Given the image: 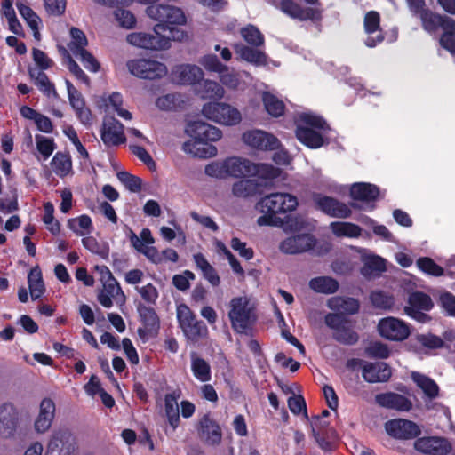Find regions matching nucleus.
Returning a JSON list of instances; mask_svg holds the SVG:
<instances>
[{
	"label": "nucleus",
	"mask_w": 455,
	"mask_h": 455,
	"mask_svg": "<svg viewBox=\"0 0 455 455\" xmlns=\"http://www.w3.org/2000/svg\"><path fill=\"white\" fill-rule=\"evenodd\" d=\"M186 132L194 139V141L186 142L185 150L199 158H208L217 155V148L209 142L217 141L221 138L222 132L219 128L201 120H196L188 123Z\"/></svg>",
	"instance_id": "f257e3e1"
},
{
	"label": "nucleus",
	"mask_w": 455,
	"mask_h": 455,
	"mask_svg": "<svg viewBox=\"0 0 455 455\" xmlns=\"http://www.w3.org/2000/svg\"><path fill=\"white\" fill-rule=\"evenodd\" d=\"M257 206L264 213L258 219V224L275 226L283 223L278 214L294 211L298 206V199L288 193H272L261 198Z\"/></svg>",
	"instance_id": "f03ea898"
},
{
	"label": "nucleus",
	"mask_w": 455,
	"mask_h": 455,
	"mask_svg": "<svg viewBox=\"0 0 455 455\" xmlns=\"http://www.w3.org/2000/svg\"><path fill=\"white\" fill-rule=\"evenodd\" d=\"M228 317L233 330L240 334H246L257 321L254 308L250 306L247 297H235L229 302Z\"/></svg>",
	"instance_id": "7ed1b4c3"
},
{
	"label": "nucleus",
	"mask_w": 455,
	"mask_h": 455,
	"mask_svg": "<svg viewBox=\"0 0 455 455\" xmlns=\"http://www.w3.org/2000/svg\"><path fill=\"white\" fill-rule=\"evenodd\" d=\"M176 315L179 326L188 339L197 342L208 335V328L204 322L198 320L188 305H178Z\"/></svg>",
	"instance_id": "20e7f679"
},
{
	"label": "nucleus",
	"mask_w": 455,
	"mask_h": 455,
	"mask_svg": "<svg viewBox=\"0 0 455 455\" xmlns=\"http://www.w3.org/2000/svg\"><path fill=\"white\" fill-rule=\"evenodd\" d=\"M158 0H140L141 3L150 4L146 9L147 15L157 20L158 24L164 26V32H167V28L174 25H183L186 23V17L180 8L166 5V4H154Z\"/></svg>",
	"instance_id": "39448f33"
},
{
	"label": "nucleus",
	"mask_w": 455,
	"mask_h": 455,
	"mask_svg": "<svg viewBox=\"0 0 455 455\" xmlns=\"http://www.w3.org/2000/svg\"><path fill=\"white\" fill-rule=\"evenodd\" d=\"M324 323L333 331L332 338L337 342L346 346H354L358 342L359 335L350 326V321L346 315L328 313L324 316Z\"/></svg>",
	"instance_id": "423d86ee"
},
{
	"label": "nucleus",
	"mask_w": 455,
	"mask_h": 455,
	"mask_svg": "<svg viewBox=\"0 0 455 455\" xmlns=\"http://www.w3.org/2000/svg\"><path fill=\"white\" fill-rule=\"evenodd\" d=\"M163 24H156L154 27V34L145 32H133L127 36V42L133 45L148 50H166L171 47L170 38L162 33L164 32Z\"/></svg>",
	"instance_id": "0eeeda50"
},
{
	"label": "nucleus",
	"mask_w": 455,
	"mask_h": 455,
	"mask_svg": "<svg viewBox=\"0 0 455 455\" xmlns=\"http://www.w3.org/2000/svg\"><path fill=\"white\" fill-rule=\"evenodd\" d=\"M405 314L419 323H427L431 317L426 313L433 309L435 304L431 297L421 291H414L409 293Z\"/></svg>",
	"instance_id": "6e6552de"
},
{
	"label": "nucleus",
	"mask_w": 455,
	"mask_h": 455,
	"mask_svg": "<svg viewBox=\"0 0 455 455\" xmlns=\"http://www.w3.org/2000/svg\"><path fill=\"white\" fill-rule=\"evenodd\" d=\"M202 113L207 119L224 125H235L242 119L237 108L223 102L206 103Z\"/></svg>",
	"instance_id": "1a4fd4ad"
},
{
	"label": "nucleus",
	"mask_w": 455,
	"mask_h": 455,
	"mask_svg": "<svg viewBox=\"0 0 455 455\" xmlns=\"http://www.w3.org/2000/svg\"><path fill=\"white\" fill-rule=\"evenodd\" d=\"M126 66L132 75L141 79H159L167 74V68L164 63L151 59L130 60Z\"/></svg>",
	"instance_id": "9d476101"
},
{
	"label": "nucleus",
	"mask_w": 455,
	"mask_h": 455,
	"mask_svg": "<svg viewBox=\"0 0 455 455\" xmlns=\"http://www.w3.org/2000/svg\"><path fill=\"white\" fill-rule=\"evenodd\" d=\"M76 449V438L72 433L68 429H60L52 434L45 455H73Z\"/></svg>",
	"instance_id": "9b49d317"
},
{
	"label": "nucleus",
	"mask_w": 455,
	"mask_h": 455,
	"mask_svg": "<svg viewBox=\"0 0 455 455\" xmlns=\"http://www.w3.org/2000/svg\"><path fill=\"white\" fill-rule=\"evenodd\" d=\"M378 330L381 337L393 341H403L411 334L410 325L395 317L381 319Z\"/></svg>",
	"instance_id": "f8f14e48"
},
{
	"label": "nucleus",
	"mask_w": 455,
	"mask_h": 455,
	"mask_svg": "<svg viewBox=\"0 0 455 455\" xmlns=\"http://www.w3.org/2000/svg\"><path fill=\"white\" fill-rule=\"evenodd\" d=\"M140 320L143 327L137 331L138 335L143 340L157 336L160 330V319L153 307L140 303L137 307Z\"/></svg>",
	"instance_id": "ddd939ff"
},
{
	"label": "nucleus",
	"mask_w": 455,
	"mask_h": 455,
	"mask_svg": "<svg viewBox=\"0 0 455 455\" xmlns=\"http://www.w3.org/2000/svg\"><path fill=\"white\" fill-rule=\"evenodd\" d=\"M312 199L318 210L331 217L345 219L350 217L352 213L350 208L345 203L334 197L320 193H313Z\"/></svg>",
	"instance_id": "4468645a"
},
{
	"label": "nucleus",
	"mask_w": 455,
	"mask_h": 455,
	"mask_svg": "<svg viewBox=\"0 0 455 455\" xmlns=\"http://www.w3.org/2000/svg\"><path fill=\"white\" fill-rule=\"evenodd\" d=\"M196 430L200 439L207 445L216 446L222 441V431L219 423L210 412L204 414L198 420Z\"/></svg>",
	"instance_id": "2eb2a0df"
},
{
	"label": "nucleus",
	"mask_w": 455,
	"mask_h": 455,
	"mask_svg": "<svg viewBox=\"0 0 455 455\" xmlns=\"http://www.w3.org/2000/svg\"><path fill=\"white\" fill-rule=\"evenodd\" d=\"M316 242L311 234H299L283 240L279 244V250L284 254H299L312 250Z\"/></svg>",
	"instance_id": "dca6fc26"
},
{
	"label": "nucleus",
	"mask_w": 455,
	"mask_h": 455,
	"mask_svg": "<svg viewBox=\"0 0 455 455\" xmlns=\"http://www.w3.org/2000/svg\"><path fill=\"white\" fill-rule=\"evenodd\" d=\"M385 429L390 436L401 440L414 439L421 433L416 423L404 419L388 420L385 424Z\"/></svg>",
	"instance_id": "f3484780"
},
{
	"label": "nucleus",
	"mask_w": 455,
	"mask_h": 455,
	"mask_svg": "<svg viewBox=\"0 0 455 455\" xmlns=\"http://www.w3.org/2000/svg\"><path fill=\"white\" fill-rule=\"evenodd\" d=\"M243 140L248 146L259 150H275L280 145L276 137L261 130L245 132Z\"/></svg>",
	"instance_id": "a211bd4d"
},
{
	"label": "nucleus",
	"mask_w": 455,
	"mask_h": 455,
	"mask_svg": "<svg viewBox=\"0 0 455 455\" xmlns=\"http://www.w3.org/2000/svg\"><path fill=\"white\" fill-rule=\"evenodd\" d=\"M422 28L428 33H435L438 28L453 30L455 20L446 15H441L429 9H425L419 14Z\"/></svg>",
	"instance_id": "6ab92c4d"
},
{
	"label": "nucleus",
	"mask_w": 455,
	"mask_h": 455,
	"mask_svg": "<svg viewBox=\"0 0 455 455\" xmlns=\"http://www.w3.org/2000/svg\"><path fill=\"white\" fill-rule=\"evenodd\" d=\"M414 448L422 453L429 455H447L451 450L449 441L443 437H421L414 443Z\"/></svg>",
	"instance_id": "aec40b11"
},
{
	"label": "nucleus",
	"mask_w": 455,
	"mask_h": 455,
	"mask_svg": "<svg viewBox=\"0 0 455 455\" xmlns=\"http://www.w3.org/2000/svg\"><path fill=\"white\" fill-rule=\"evenodd\" d=\"M363 28L369 35L365 40L366 46L372 48L384 41L385 36L380 28V15L378 12L370 11L365 14Z\"/></svg>",
	"instance_id": "412c9836"
},
{
	"label": "nucleus",
	"mask_w": 455,
	"mask_h": 455,
	"mask_svg": "<svg viewBox=\"0 0 455 455\" xmlns=\"http://www.w3.org/2000/svg\"><path fill=\"white\" fill-rule=\"evenodd\" d=\"M19 425V413L15 407L5 403L0 406V435L5 438L14 435Z\"/></svg>",
	"instance_id": "4be33fe9"
},
{
	"label": "nucleus",
	"mask_w": 455,
	"mask_h": 455,
	"mask_svg": "<svg viewBox=\"0 0 455 455\" xmlns=\"http://www.w3.org/2000/svg\"><path fill=\"white\" fill-rule=\"evenodd\" d=\"M172 76L179 84H195L203 79L204 73L196 65L181 64L173 68Z\"/></svg>",
	"instance_id": "5701e85b"
},
{
	"label": "nucleus",
	"mask_w": 455,
	"mask_h": 455,
	"mask_svg": "<svg viewBox=\"0 0 455 455\" xmlns=\"http://www.w3.org/2000/svg\"><path fill=\"white\" fill-rule=\"evenodd\" d=\"M375 401L383 408L399 411H409L412 408V403L410 399L394 392L378 394L375 396Z\"/></svg>",
	"instance_id": "b1692460"
},
{
	"label": "nucleus",
	"mask_w": 455,
	"mask_h": 455,
	"mask_svg": "<svg viewBox=\"0 0 455 455\" xmlns=\"http://www.w3.org/2000/svg\"><path fill=\"white\" fill-rule=\"evenodd\" d=\"M362 376L368 383L387 382L391 377L390 367L383 362L364 363Z\"/></svg>",
	"instance_id": "393cba45"
},
{
	"label": "nucleus",
	"mask_w": 455,
	"mask_h": 455,
	"mask_svg": "<svg viewBox=\"0 0 455 455\" xmlns=\"http://www.w3.org/2000/svg\"><path fill=\"white\" fill-rule=\"evenodd\" d=\"M55 403L51 398H44L41 401L39 414L34 424L37 433H44L51 427L55 416Z\"/></svg>",
	"instance_id": "a878e982"
},
{
	"label": "nucleus",
	"mask_w": 455,
	"mask_h": 455,
	"mask_svg": "<svg viewBox=\"0 0 455 455\" xmlns=\"http://www.w3.org/2000/svg\"><path fill=\"white\" fill-rule=\"evenodd\" d=\"M280 10L290 16L291 18L297 19L304 21L308 20H315L316 11L313 8H303L293 0H281L279 4Z\"/></svg>",
	"instance_id": "bb28decb"
},
{
	"label": "nucleus",
	"mask_w": 455,
	"mask_h": 455,
	"mask_svg": "<svg viewBox=\"0 0 455 455\" xmlns=\"http://www.w3.org/2000/svg\"><path fill=\"white\" fill-rule=\"evenodd\" d=\"M234 50L240 58L255 66H265L267 64V55L265 52L258 49L259 47H252L243 44L241 43L234 44Z\"/></svg>",
	"instance_id": "cd10ccee"
},
{
	"label": "nucleus",
	"mask_w": 455,
	"mask_h": 455,
	"mask_svg": "<svg viewBox=\"0 0 455 455\" xmlns=\"http://www.w3.org/2000/svg\"><path fill=\"white\" fill-rule=\"evenodd\" d=\"M379 196L378 186L371 183L358 182L352 185L350 188V196L354 200L363 202H373Z\"/></svg>",
	"instance_id": "c85d7f7f"
},
{
	"label": "nucleus",
	"mask_w": 455,
	"mask_h": 455,
	"mask_svg": "<svg viewBox=\"0 0 455 455\" xmlns=\"http://www.w3.org/2000/svg\"><path fill=\"white\" fill-rule=\"evenodd\" d=\"M68 100L71 107L80 119L88 121L91 117V112L85 108V102L82 94L75 88L69 80H66Z\"/></svg>",
	"instance_id": "c756f323"
},
{
	"label": "nucleus",
	"mask_w": 455,
	"mask_h": 455,
	"mask_svg": "<svg viewBox=\"0 0 455 455\" xmlns=\"http://www.w3.org/2000/svg\"><path fill=\"white\" fill-rule=\"evenodd\" d=\"M295 134L299 141L310 148H319L324 142L320 132L303 125H297Z\"/></svg>",
	"instance_id": "7c9ffc66"
},
{
	"label": "nucleus",
	"mask_w": 455,
	"mask_h": 455,
	"mask_svg": "<svg viewBox=\"0 0 455 455\" xmlns=\"http://www.w3.org/2000/svg\"><path fill=\"white\" fill-rule=\"evenodd\" d=\"M331 309L338 311L340 315H355L360 309L359 301L351 297H335L329 300Z\"/></svg>",
	"instance_id": "2f4dec72"
},
{
	"label": "nucleus",
	"mask_w": 455,
	"mask_h": 455,
	"mask_svg": "<svg viewBox=\"0 0 455 455\" xmlns=\"http://www.w3.org/2000/svg\"><path fill=\"white\" fill-rule=\"evenodd\" d=\"M262 185L254 180L243 179L234 183L232 192L237 197L247 198L261 194Z\"/></svg>",
	"instance_id": "473e14b6"
},
{
	"label": "nucleus",
	"mask_w": 455,
	"mask_h": 455,
	"mask_svg": "<svg viewBox=\"0 0 455 455\" xmlns=\"http://www.w3.org/2000/svg\"><path fill=\"white\" fill-rule=\"evenodd\" d=\"M193 259L196 267L201 270L203 277L212 286H219L220 278L216 269L208 262L204 254L198 252L193 256Z\"/></svg>",
	"instance_id": "72a5a7b5"
},
{
	"label": "nucleus",
	"mask_w": 455,
	"mask_h": 455,
	"mask_svg": "<svg viewBox=\"0 0 455 455\" xmlns=\"http://www.w3.org/2000/svg\"><path fill=\"white\" fill-rule=\"evenodd\" d=\"M28 289L33 300L40 299L45 291L43 275L38 266L31 268L28 275Z\"/></svg>",
	"instance_id": "f704fd0d"
},
{
	"label": "nucleus",
	"mask_w": 455,
	"mask_h": 455,
	"mask_svg": "<svg viewBox=\"0 0 455 455\" xmlns=\"http://www.w3.org/2000/svg\"><path fill=\"white\" fill-rule=\"evenodd\" d=\"M225 161V168L228 170L227 176L245 177L249 176L251 161L242 157H229Z\"/></svg>",
	"instance_id": "c9c22d12"
},
{
	"label": "nucleus",
	"mask_w": 455,
	"mask_h": 455,
	"mask_svg": "<svg viewBox=\"0 0 455 455\" xmlns=\"http://www.w3.org/2000/svg\"><path fill=\"white\" fill-rule=\"evenodd\" d=\"M411 379L429 399H435L438 396L439 387L430 377L414 371L411 373Z\"/></svg>",
	"instance_id": "e433bc0d"
},
{
	"label": "nucleus",
	"mask_w": 455,
	"mask_h": 455,
	"mask_svg": "<svg viewBox=\"0 0 455 455\" xmlns=\"http://www.w3.org/2000/svg\"><path fill=\"white\" fill-rule=\"evenodd\" d=\"M191 371L194 377L203 383H206L212 379V371L209 363L198 356L196 353L191 355Z\"/></svg>",
	"instance_id": "4c0bfd02"
},
{
	"label": "nucleus",
	"mask_w": 455,
	"mask_h": 455,
	"mask_svg": "<svg viewBox=\"0 0 455 455\" xmlns=\"http://www.w3.org/2000/svg\"><path fill=\"white\" fill-rule=\"evenodd\" d=\"M53 172L60 178H64L72 171V160L68 152L58 151L51 161Z\"/></svg>",
	"instance_id": "58836bf2"
},
{
	"label": "nucleus",
	"mask_w": 455,
	"mask_h": 455,
	"mask_svg": "<svg viewBox=\"0 0 455 455\" xmlns=\"http://www.w3.org/2000/svg\"><path fill=\"white\" fill-rule=\"evenodd\" d=\"M309 287L317 293L333 294L339 287L336 279L331 276H318L309 281Z\"/></svg>",
	"instance_id": "ea45409f"
},
{
	"label": "nucleus",
	"mask_w": 455,
	"mask_h": 455,
	"mask_svg": "<svg viewBox=\"0 0 455 455\" xmlns=\"http://www.w3.org/2000/svg\"><path fill=\"white\" fill-rule=\"evenodd\" d=\"M386 260L378 255H371L365 258L361 268V274L365 277L377 275L386 271Z\"/></svg>",
	"instance_id": "a19ab883"
},
{
	"label": "nucleus",
	"mask_w": 455,
	"mask_h": 455,
	"mask_svg": "<svg viewBox=\"0 0 455 455\" xmlns=\"http://www.w3.org/2000/svg\"><path fill=\"white\" fill-rule=\"evenodd\" d=\"M281 174V170L269 164H255L251 161L249 176H257L262 180H274Z\"/></svg>",
	"instance_id": "79ce46f5"
},
{
	"label": "nucleus",
	"mask_w": 455,
	"mask_h": 455,
	"mask_svg": "<svg viewBox=\"0 0 455 455\" xmlns=\"http://www.w3.org/2000/svg\"><path fill=\"white\" fill-rule=\"evenodd\" d=\"M262 102L268 115L273 117H280L284 115L285 105L283 101L269 92L262 94Z\"/></svg>",
	"instance_id": "37998d69"
},
{
	"label": "nucleus",
	"mask_w": 455,
	"mask_h": 455,
	"mask_svg": "<svg viewBox=\"0 0 455 455\" xmlns=\"http://www.w3.org/2000/svg\"><path fill=\"white\" fill-rule=\"evenodd\" d=\"M240 35L250 46L262 47L265 44L264 35L254 25L248 24L243 27Z\"/></svg>",
	"instance_id": "c03bdc74"
},
{
	"label": "nucleus",
	"mask_w": 455,
	"mask_h": 455,
	"mask_svg": "<svg viewBox=\"0 0 455 455\" xmlns=\"http://www.w3.org/2000/svg\"><path fill=\"white\" fill-rule=\"evenodd\" d=\"M31 78L35 80V84L38 90L42 92L45 96L50 97L51 95L58 97L54 84L50 81L48 76L44 71H29Z\"/></svg>",
	"instance_id": "a18cd8bd"
},
{
	"label": "nucleus",
	"mask_w": 455,
	"mask_h": 455,
	"mask_svg": "<svg viewBox=\"0 0 455 455\" xmlns=\"http://www.w3.org/2000/svg\"><path fill=\"white\" fill-rule=\"evenodd\" d=\"M333 234L339 237L355 238L361 235L362 228L351 222L336 221L331 224Z\"/></svg>",
	"instance_id": "49530a36"
},
{
	"label": "nucleus",
	"mask_w": 455,
	"mask_h": 455,
	"mask_svg": "<svg viewBox=\"0 0 455 455\" xmlns=\"http://www.w3.org/2000/svg\"><path fill=\"white\" fill-rule=\"evenodd\" d=\"M83 246L93 254L99 255L106 259L108 258L109 247L107 244H100L93 236H86L82 239Z\"/></svg>",
	"instance_id": "de8ad7c7"
},
{
	"label": "nucleus",
	"mask_w": 455,
	"mask_h": 455,
	"mask_svg": "<svg viewBox=\"0 0 455 455\" xmlns=\"http://www.w3.org/2000/svg\"><path fill=\"white\" fill-rule=\"evenodd\" d=\"M70 36L69 48L77 56V52L85 50V46L88 44L87 37L83 30L75 27L70 28Z\"/></svg>",
	"instance_id": "09e8293b"
},
{
	"label": "nucleus",
	"mask_w": 455,
	"mask_h": 455,
	"mask_svg": "<svg viewBox=\"0 0 455 455\" xmlns=\"http://www.w3.org/2000/svg\"><path fill=\"white\" fill-rule=\"evenodd\" d=\"M63 56L67 59L68 68L72 73L76 79L80 80L82 83L86 85H90V78L83 71L80 66L74 60L69 52L64 48L60 47Z\"/></svg>",
	"instance_id": "8fccbe9b"
},
{
	"label": "nucleus",
	"mask_w": 455,
	"mask_h": 455,
	"mask_svg": "<svg viewBox=\"0 0 455 455\" xmlns=\"http://www.w3.org/2000/svg\"><path fill=\"white\" fill-rule=\"evenodd\" d=\"M371 304L379 309H390L394 304V297L382 291H372L370 295Z\"/></svg>",
	"instance_id": "3c124183"
},
{
	"label": "nucleus",
	"mask_w": 455,
	"mask_h": 455,
	"mask_svg": "<svg viewBox=\"0 0 455 455\" xmlns=\"http://www.w3.org/2000/svg\"><path fill=\"white\" fill-rule=\"evenodd\" d=\"M365 354L371 358L387 359L390 355V349L381 341H371L365 347Z\"/></svg>",
	"instance_id": "603ef678"
},
{
	"label": "nucleus",
	"mask_w": 455,
	"mask_h": 455,
	"mask_svg": "<svg viewBox=\"0 0 455 455\" xmlns=\"http://www.w3.org/2000/svg\"><path fill=\"white\" fill-rule=\"evenodd\" d=\"M418 267L424 273L432 276H441L443 275V268L437 265L434 259L428 257H421L417 260Z\"/></svg>",
	"instance_id": "864d4df0"
},
{
	"label": "nucleus",
	"mask_w": 455,
	"mask_h": 455,
	"mask_svg": "<svg viewBox=\"0 0 455 455\" xmlns=\"http://www.w3.org/2000/svg\"><path fill=\"white\" fill-rule=\"evenodd\" d=\"M35 140L38 152L43 156L44 160L48 159L56 148L54 140L40 134H36Z\"/></svg>",
	"instance_id": "5fc2aeb1"
},
{
	"label": "nucleus",
	"mask_w": 455,
	"mask_h": 455,
	"mask_svg": "<svg viewBox=\"0 0 455 455\" xmlns=\"http://www.w3.org/2000/svg\"><path fill=\"white\" fill-rule=\"evenodd\" d=\"M311 428L312 435L314 434H323L327 435V436H335L336 431L333 427H330V421L326 419H322L319 416H313L311 419Z\"/></svg>",
	"instance_id": "6e6d98bb"
},
{
	"label": "nucleus",
	"mask_w": 455,
	"mask_h": 455,
	"mask_svg": "<svg viewBox=\"0 0 455 455\" xmlns=\"http://www.w3.org/2000/svg\"><path fill=\"white\" fill-rule=\"evenodd\" d=\"M224 89L217 82L205 80L203 84L202 97L204 99L220 100L223 97Z\"/></svg>",
	"instance_id": "4d7b16f0"
},
{
	"label": "nucleus",
	"mask_w": 455,
	"mask_h": 455,
	"mask_svg": "<svg viewBox=\"0 0 455 455\" xmlns=\"http://www.w3.org/2000/svg\"><path fill=\"white\" fill-rule=\"evenodd\" d=\"M117 177L131 192L137 193L141 190L142 180L140 177L132 175L127 172H118Z\"/></svg>",
	"instance_id": "13d9d810"
},
{
	"label": "nucleus",
	"mask_w": 455,
	"mask_h": 455,
	"mask_svg": "<svg viewBox=\"0 0 455 455\" xmlns=\"http://www.w3.org/2000/svg\"><path fill=\"white\" fill-rule=\"evenodd\" d=\"M200 63L208 71L219 74L228 71V67L225 64H222L219 58L214 54L204 55L200 60Z\"/></svg>",
	"instance_id": "bf43d9fd"
},
{
	"label": "nucleus",
	"mask_w": 455,
	"mask_h": 455,
	"mask_svg": "<svg viewBox=\"0 0 455 455\" xmlns=\"http://www.w3.org/2000/svg\"><path fill=\"white\" fill-rule=\"evenodd\" d=\"M180 95L176 93H168L158 97L156 104L162 110H176L180 106Z\"/></svg>",
	"instance_id": "052dcab7"
},
{
	"label": "nucleus",
	"mask_w": 455,
	"mask_h": 455,
	"mask_svg": "<svg viewBox=\"0 0 455 455\" xmlns=\"http://www.w3.org/2000/svg\"><path fill=\"white\" fill-rule=\"evenodd\" d=\"M17 8L20 14L26 20L30 28L32 30H36L40 20L38 15H36V13L29 6L22 3H17Z\"/></svg>",
	"instance_id": "680f3d73"
},
{
	"label": "nucleus",
	"mask_w": 455,
	"mask_h": 455,
	"mask_svg": "<svg viewBox=\"0 0 455 455\" xmlns=\"http://www.w3.org/2000/svg\"><path fill=\"white\" fill-rule=\"evenodd\" d=\"M68 228L79 235H83L84 233L79 231L77 227L82 229L90 230L92 228V222L90 216L86 214L80 215L76 219H70L68 221Z\"/></svg>",
	"instance_id": "e2e57ef3"
},
{
	"label": "nucleus",
	"mask_w": 455,
	"mask_h": 455,
	"mask_svg": "<svg viewBox=\"0 0 455 455\" xmlns=\"http://www.w3.org/2000/svg\"><path fill=\"white\" fill-rule=\"evenodd\" d=\"M101 140L107 147L118 146L125 142L124 131H102Z\"/></svg>",
	"instance_id": "0e129e2a"
},
{
	"label": "nucleus",
	"mask_w": 455,
	"mask_h": 455,
	"mask_svg": "<svg viewBox=\"0 0 455 455\" xmlns=\"http://www.w3.org/2000/svg\"><path fill=\"white\" fill-rule=\"evenodd\" d=\"M287 403H288V407H289L290 411L294 415H299L300 413H303L304 417L306 419H308V415H307V403L302 395H293L292 396L288 398Z\"/></svg>",
	"instance_id": "69168bd1"
},
{
	"label": "nucleus",
	"mask_w": 455,
	"mask_h": 455,
	"mask_svg": "<svg viewBox=\"0 0 455 455\" xmlns=\"http://www.w3.org/2000/svg\"><path fill=\"white\" fill-rule=\"evenodd\" d=\"M114 14L121 27L128 29L135 27L136 18L130 11L123 8H116Z\"/></svg>",
	"instance_id": "338daca9"
},
{
	"label": "nucleus",
	"mask_w": 455,
	"mask_h": 455,
	"mask_svg": "<svg viewBox=\"0 0 455 455\" xmlns=\"http://www.w3.org/2000/svg\"><path fill=\"white\" fill-rule=\"evenodd\" d=\"M439 303L447 315L455 317V295L445 291L440 295Z\"/></svg>",
	"instance_id": "774afa93"
}]
</instances>
